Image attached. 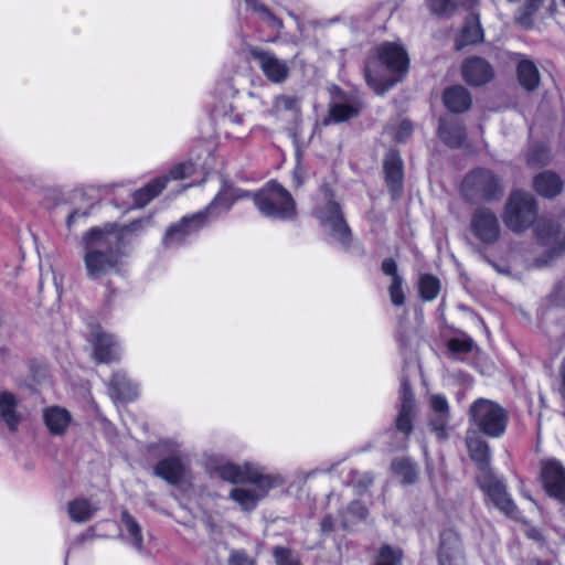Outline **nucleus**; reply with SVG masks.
I'll return each mask as SVG.
<instances>
[{
  "mask_svg": "<svg viewBox=\"0 0 565 565\" xmlns=\"http://www.w3.org/2000/svg\"><path fill=\"white\" fill-rule=\"evenodd\" d=\"M141 223L137 221L126 226L106 224L93 227L83 235V262L89 279L98 280L120 270L124 242L129 233L140 228Z\"/></svg>",
  "mask_w": 565,
  "mask_h": 565,
  "instance_id": "1",
  "label": "nucleus"
},
{
  "mask_svg": "<svg viewBox=\"0 0 565 565\" xmlns=\"http://www.w3.org/2000/svg\"><path fill=\"white\" fill-rule=\"evenodd\" d=\"M376 57L366 62L364 76L375 93L383 94L397 81L388 77L383 67L386 66L390 72L405 73L408 67V55L401 44L394 42L383 43L376 49Z\"/></svg>",
  "mask_w": 565,
  "mask_h": 565,
  "instance_id": "2",
  "label": "nucleus"
},
{
  "mask_svg": "<svg viewBox=\"0 0 565 565\" xmlns=\"http://www.w3.org/2000/svg\"><path fill=\"white\" fill-rule=\"evenodd\" d=\"M504 193L503 179L487 168H476L461 182V194L470 203L500 201Z\"/></svg>",
  "mask_w": 565,
  "mask_h": 565,
  "instance_id": "3",
  "label": "nucleus"
},
{
  "mask_svg": "<svg viewBox=\"0 0 565 565\" xmlns=\"http://www.w3.org/2000/svg\"><path fill=\"white\" fill-rule=\"evenodd\" d=\"M253 201L258 211L267 217L287 221L297 216V206L292 195L276 181L268 182L257 191Z\"/></svg>",
  "mask_w": 565,
  "mask_h": 565,
  "instance_id": "4",
  "label": "nucleus"
},
{
  "mask_svg": "<svg viewBox=\"0 0 565 565\" xmlns=\"http://www.w3.org/2000/svg\"><path fill=\"white\" fill-rule=\"evenodd\" d=\"M537 202L524 191H512L507 200L502 215L505 226L514 233H523L537 222Z\"/></svg>",
  "mask_w": 565,
  "mask_h": 565,
  "instance_id": "5",
  "label": "nucleus"
},
{
  "mask_svg": "<svg viewBox=\"0 0 565 565\" xmlns=\"http://www.w3.org/2000/svg\"><path fill=\"white\" fill-rule=\"evenodd\" d=\"M469 415L476 426L490 437L501 436L508 422V413L499 404L479 398L469 408Z\"/></svg>",
  "mask_w": 565,
  "mask_h": 565,
  "instance_id": "6",
  "label": "nucleus"
},
{
  "mask_svg": "<svg viewBox=\"0 0 565 565\" xmlns=\"http://www.w3.org/2000/svg\"><path fill=\"white\" fill-rule=\"evenodd\" d=\"M323 192L326 203L317 210V217L331 237L348 246L351 239V230L344 220L341 205L334 200L331 189L324 186Z\"/></svg>",
  "mask_w": 565,
  "mask_h": 565,
  "instance_id": "7",
  "label": "nucleus"
},
{
  "mask_svg": "<svg viewBox=\"0 0 565 565\" xmlns=\"http://www.w3.org/2000/svg\"><path fill=\"white\" fill-rule=\"evenodd\" d=\"M88 343L92 348V356L99 363H113L121 360L124 349L119 339L99 326L90 328Z\"/></svg>",
  "mask_w": 565,
  "mask_h": 565,
  "instance_id": "8",
  "label": "nucleus"
},
{
  "mask_svg": "<svg viewBox=\"0 0 565 565\" xmlns=\"http://www.w3.org/2000/svg\"><path fill=\"white\" fill-rule=\"evenodd\" d=\"M195 167L192 162H182L174 166L168 175L158 178L149 182L145 188L134 193L136 207L145 206L150 200L157 196L166 186L168 180H183L194 174Z\"/></svg>",
  "mask_w": 565,
  "mask_h": 565,
  "instance_id": "9",
  "label": "nucleus"
},
{
  "mask_svg": "<svg viewBox=\"0 0 565 565\" xmlns=\"http://www.w3.org/2000/svg\"><path fill=\"white\" fill-rule=\"evenodd\" d=\"M205 224V213L199 212L184 216L179 223L171 225L163 238L162 246L166 249H173L182 246L188 239L196 234Z\"/></svg>",
  "mask_w": 565,
  "mask_h": 565,
  "instance_id": "10",
  "label": "nucleus"
},
{
  "mask_svg": "<svg viewBox=\"0 0 565 565\" xmlns=\"http://www.w3.org/2000/svg\"><path fill=\"white\" fill-rule=\"evenodd\" d=\"M537 239L557 250L565 248V211L555 220L542 216L534 227Z\"/></svg>",
  "mask_w": 565,
  "mask_h": 565,
  "instance_id": "11",
  "label": "nucleus"
},
{
  "mask_svg": "<svg viewBox=\"0 0 565 565\" xmlns=\"http://www.w3.org/2000/svg\"><path fill=\"white\" fill-rule=\"evenodd\" d=\"M541 479L545 491L559 502H565V468L556 459L541 462Z\"/></svg>",
  "mask_w": 565,
  "mask_h": 565,
  "instance_id": "12",
  "label": "nucleus"
},
{
  "mask_svg": "<svg viewBox=\"0 0 565 565\" xmlns=\"http://www.w3.org/2000/svg\"><path fill=\"white\" fill-rule=\"evenodd\" d=\"M214 473L234 486L230 492L231 499L245 510L247 508L246 471L231 462H223L215 467Z\"/></svg>",
  "mask_w": 565,
  "mask_h": 565,
  "instance_id": "13",
  "label": "nucleus"
},
{
  "mask_svg": "<svg viewBox=\"0 0 565 565\" xmlns=\"http://www.w3.org/2000/svg\"><path fill=\"white\" fill-rule=\"evenodd\" d=\"M284 482L280 476L268 473L263 467L249 465V505L266 498L273 488L282 486Z\"/></svg>",
  "mask_w": 565,
  "mask_h": 565,
  "instance_id": "14",
  "label": "nucleus"
},
{
  "mask_svg": "<svg viewBox=\"0 0 565 565\" xmlns=\"http://www.w3.org/2000/svg\"><path fill=\"white\" fill-rule=\"evenodd\" d=\"M478 482L481 489L487 492L493 504L508 515H513L516 507L509 498L504 484L498 480L491 471L480 475Z\"/></svg>",
  "mask_w": 565,
  "mask_h": 565,
  "instance_id": "15",
  "label": "nucleus"
},
{
  "mask_svg": "<svg viewBox=\"0 0 565 565\" xmlns=\"http://www.w3.org/2000/svg\"><path fill=\"white\" fill-rule=\"evenodd\" d=\"M471 227L475 235L483 243L492 244L499 238V221L489 209L480 207L476 210L472 215Z\"/></svg>",
  "mask_w": 565,
  "mask_h": 565,
  "instance_id": "16",
  "label": "nucleus"
},
{
  "mask_svg": "<svg viewBox=\"0 0 565 565\" xmlns=\"http://www.w3.org/2000/svg\"><path fill=\"white\" fill-rule=\"evenodd\" d=\"M461 75L471 86H482L494 77L493 66L483 57L470 56L461 64Z\"/></svg>",
  "mask_w": 565,
  "mask_h": 565,
  "instance_id": "17",
  "label": "nucleus"
},
{
  "mask_svg": "<svg viewBox=\"0 0 565 565\" xmlns=\"http://www.w3.org/2000/svg\"><path fill=\"white\" fill-rule=\"evenodd\" d=\"M252 56L258 62L263 73L271 83H282L289 76V67L273 53L260 49L249 50Z\"/></svg>",
  "mask_w": 565,
  "mask_h": 565,
  "instance_id": "18",
  "label": "nucleus"
},
{
  "mask_svg": "<svg viewBox=\"0 0 565 565\" xmlns=\"http://www.w3.org/2000/svg\"><path fill=\"white\" fill-rule=\"evenodd\" d=\"M439 565H463L460 539L452 530L440 535Z\"/></svg>",
  "mask_w": 565,
  "mask_h": 565,
  "instance_id": "19",
  "label": "nucleus"
},
{
  "mask_svg": "<svg viewBox=\"0 0 565 565\" xmlns=\"http://www.w3.org/2000/svg\"><path fill=\"white\" fill-rule=\"evenodd\" d=\"M385 182L393 198H397L403 189V160L395 150H391L385 156L383 162Z\"/></svg>",
  "mask_w": 565,
  "mask_h": 565,
  "instance_id": "20",
  "label": "nucleus"
},
{
  "mask_svg": "<svg viewBox=\"0 0 565 565\" xmlns=\"http://www.w3.org/2000/svg\"><path fill=\"white\" fill-rule=\"evenodd\" d=\"M23 419L15 395L8 391L0 392V420L6 427L14 431Z\"/></svg>",
  "mask_w": 565,
  "mask_h": 565,
  "instance_id": "21",
  "label": "nucleus"
},
{
  "mask_svg": "<svg viewBox=\"0 0 565 565\" xmlns=\"http://www.w3.org/2000/svg\"><path fill=\"white\" fill-rule=\"evenodd\" d=\"M533 189L542 198L553 199L563 192L564 181L557 173L546 170L534 177Z\"/></svg>",
  "mask_w": 565,
  "mask_h": 565,
  "instance_id": "22",
  "label": "nucleus"
},
{
  "mask_svg": "<svg viewBox=\"0 0 565 565\" xmlns=\"http://www.w3.org/2000/svg\"><path fill=\"white\" fill-rule=\"evenodd\" d=\"M109 395L116 402L132 401L138 395V385L124 372H116L109 381Z\"/></svg>",
  "mask_w": 565,
  "mask_h": 565,
  "instance_id": "23",
  "label": "nucleus"
},
{
  "mask_svg": "<svg viewBox=\"0 0 565 565\" xmlns=\"http://www.w3.org/2000/svg\"><path fill=\"white\" fill-rule=\"evenodd\" d=\"M43 420L52 435H64L72 424L70 412L60 406L46 407L43 411Z\"/></svg>",
  "mask_w": 565,
  "mask_h": 565,
  "instance_id": "24",
  "label": "nucleus"
},
{
  "mask_svg": "<svg viewBox=\"0 0 565 565\" xmlns=\"http://www.w3.org/2000/svg\"><path fill=\"white\" fill-rule=\"evenodd\" d=\"M154 472L158 477L170 484H178L183 480L186 473V466L179 457H169L160 460Z\"/></svg>",
  "mask_w": 565,
  "mask_h": 565,
  "instance_id": "25",
  "label": "nucleus"
},
{
  "mask_svg": "<svg viewBox=\"0 0 565 565\" xmlns=\"http://www.w3.org/2000/svg\"><path fill=\"white\" fill-rule=\"evenodd\" d=\"M443 100L451 113L457 114L467 111L472 103L469 90L461 85L446 88L443 94Z\"/></svg>",
  "mask_w": 565,
  "mask_h": 565,
  "instance_id": "26",
  "label": "nucleus"
},
{
  "mask_svg": "<svg viewBox=\"0 0 565 565\" xmlns=\"http://www.w3.org/2000/svg\"><path fill=\"white\" fill-rule=\"evenodd\" d=\"M438 135L448 147L458 148L466 140V127L456 119H440Z\"/></svg>",
  "mask_w": 565,
  "mask_h": 565,
  "instance_id": "27",
  "label": "nucleus"
},
{
  "mask_svg": "<svg viewBox=\"0 0 565 565\" xmlns=\"http://www.w3.org/2000/svg\"><path fill=\"white\" fill-rule=\"evenodd\" d=\"M516 77L520 85L527 92L535 90L540 85V73L533 61L520 57L516 64Z\"/></svg>",
  "mask_w": 565,
  "mask_h": 565,
  "instance_id": "28",
  "label": "nucleus"
},
{
  "mask_svg": "<svg viewBox=\"0 0 565 565\" xmlns=\"http://www.w3.org/2000/svg\"><path fill=\"white\" fill-rule=\"evenodd\" d=\"M249 11H252L260 22H264L268 28L275 30V36L268 40V42L276 41L284 28L282 20L276 17L271 10L259 0H249Z\"/></svg>",
  "mask_w": 565,
  "mask_h": 565,
  "instance_id": "29",
  "label": "nucleus"
},
{
  "mask_svg": "<svg viewBox=\"0 0 565 565\" xmlns=\"http://www.w3.org/2000/svg\"><path fill=\"white\" fill-rule=\"evenodd\" d=\"M555 0H525L523 13L518 19L519 23L525 28L532 25V15L542 10L544 14L550 15L555 11Z\"/></svg>",
  "mask_w": 565,
  "mask_h": 565,
  "instance_id": "30",
  "label": "nucleus"
},
{
  "mask_svg": "<svg viewBox=\"0 0 565 565\" xmlns=\"http://www.w3.org/2000/svg\"><path fill=\"white\" fill-rule=\"evenodd\" d=\"M467 447L471 459L479 466L481 475L490 470V448L489 445L480 438H469Z\"/></svg>",
  "mask_w": 565,
  "mask_h": 565,
  "instance_id": "31",
  "label": "nucleus"
},
{
  "mask_svg": "<svg viewBox=\"0 0 565 565\" xmlns=\"http://www.w3.org/2000/svg\"><path fill=\"white\" fill-rule=\"evenodd\" d=\"M242 195L232 185L225 184L204 213L206 215L207 213L220 214L225 212Z\"/></svg>",
  "mask_w": 565,
  "mask_h": 565,
  "instance_id": "32",
  "label": "nucleus"
},
{
  "mask_svg": "<svg viewBox=\"0 0 565 565\" xmlns=\"http://www.w3.org/2000/svg\"><path fill=\"white\" fill-rule=\"evenodd\" d=\"M120 534L136 550H142L141 527L127 512L121 515Z\"/></svg>",
  "mask_w": 565,
  "mask_h": 565,
  "instance_id": "33",
  "label": "nucleus"
},
{
  "mask_svg": "<svg viewBox=\"0 0 565 565\" xmlns=\"http://www.w3.org/2000/svg\"><path fill=\"white\" fill-rule=\"evenodd\" d=\"M483 40V31L477 20H472L462 28L456 39V49L461 50L467 45L479 43Z\"/></svg>",
  "mask_w": 565,
  "mask_h": 565,
  "instance_id": "34",
  "label": "nucleus"
},
{
  "mask_svg": "<svg viewBox=\"0 0 565 565\" xmlns=\"http://www.w3.org/2000/svg\"><path fill=\"white\" fill-rule=\"evenodd\" d=\"M68 514L74 522H86L97 511V507L86 499H75L68 503Z\"/></svg>",
  "mask_w": 565,
  "mask_h": 565,
  "instance_id": "35",
  "label": "nucleus"
},
{
  "mask_svg": "<svg viewBox=\"0 0 565 565\" xmlns=\"http://www.w3.org/2000/svg\"><path fill=\"white\" fill-rule=\"evenodd\" d=\"M392 470L405 484H412L417 480L416 465L407 458H398L392 462Z\"/></svg>",
  "mask_w": 565,
  "mask_h": 565,
  "instance_id": "36",
  "label": "nucleus"
},
{
  "mask_svg": "<svg viewBox=\"0 0 565 565\" xmlns=\"http://www.w3.org/2000/svg\"><path fill=\"white\" fill-rule=\"evenodd\" d=\"M403 557L402 548L383 544L375 556L374 565H401Z\"/></svg>",
  "mask_w": 565,
  "mask_h": 565,
  "instance_id": "37",
  "label": "nucleus"
},
{
  "mask_svg": "<svg viewBox=\"0 0 565 565\" xmlns=\"http://www.w3.org/2000/svg\"><path fill=\"white\" fill-rule=\"evenodd\" d=\"M418 290L420 298L424 301L434 300L440 290V281L437 277L430 274H424L419 277Z\"/></svg>",
  "mask_w": 565,
  "mask_h": 565,
  "instance_id": "38",
  "label": "nucleus"
},
{
  "mask_svg": "<svg viewBox=\"0 0 565 565\" xmlns=\"http://www.w3.org/2000/svg\"><path fill=\"white\" fill-rule=\"evenodd\" d=\"M359 113L358 104L335 103L329 109V117L335 122H342L358 116Z\"/></svg>",
  "mask_w": 565,
  "mask_h": 565,
  "instance_id": "39",
  "label": "nucleus"
},
{
  "mask_svg": "<svg viewBox=\"0 0 565 565\" xmlns=\"http://www.w3.org/2000/svg\"><path fill=\"white\" fill-rule=\"evenodd\" d=\"M550 159V152L544 146H533L526 153V163L533 169L546 166Z\"/></svg>",
  "mask_w": 565,
  "mask_h": 565,
  "instance_id": "40",
  "label": "nucleus"
},
{
  "mask_svg": "<svg viewBox=\"0 0 565 565\" xmlns=\"http://www.w3.org/2000/svg\"><path fill=\"white\" fill-rule=\"evenodd\" d=\"M415 413V408L409 407V405H402L398 416L396 418V428L404 433L405 435H409L413 430V416Z\"/></svg>",
  "mask_w": 565,
  "mask_h": 565,
  "instance_id": "41",
  "label": "nucleus"
},
{
  "mask_svg": "<svg viewBox=\"0 0 565 565\" xmlns=\"http://www.w3.org/2000/svg\"><path fill=\"white\" fill-rule=\"evenodd\" d=\"M374 477L371 473H353L352 480L348 483V486L352 487L356 494L361 495L369 491L370 487L373 484Z\"/></svg>",
  "mask_w": 565,
  "mask_h": 565,
  "instance_id": "42",
  "label": "nucleus"
},
{
  "mask_svg": "<svg viewBox=\"0 0 565 565\" xmlns=\"http://www.w3.org/2000/svg\"><path fill=\"white\" fill-rule=\"evenodd\" d=\"M428 7L434 14L449 17L456 9L455 0H427Z\"/></svg>",
  "mask_w": 565,
  "mask_h": 565,
  "instance_id": "43",
  "label": "nucleus"
},
{
  "mask_svg": "<svg viewBox=\"0 0 565 565\" xmlns=\"http://www.w3.org/2000/svg\"><path fill=\"white\" fill-rule=\"evenodd\" d=\"M388 292L390 299L394 306L402 307L405 303L406 297L403 290L402 277H395V279L392 280L388 287Z\"/></svg>",
  "mask_w": 565,
  "mask_h": 565,
  "instance_id": "44",
  "label": "nucleus"
},
{
  "mask_svg": "<svg viewBox=\"0 0 565 565\" xmlns=\"http://www.w3.org/2000/svg\"><path fill=\"white\" fill-rule=\"evenodd\" d=\"M273 554L277 565H300L299 559L287 547L277 546Z\"/></svg>",
  "mask_w": 565,
  "mask_h": 565,
  "instance_id": "45",
  "label": "nucleus"
},
{
  "mask_svg": "<svg viewBox=\"0 0 565 565\" xmlns=\"http://www.w3.org/2000/svg\"><path fill=\"white\" fill-rule=\"evenodd\" d=\"M275 107L277 111L285 110L290 111L295 116L299 114L298 98L294 96L281 95L276 98Z\"/></svg>",
  "mask_w": 565,
  "mask_h": 565,
  "instance_id": "46",
  "label": "nucleus"
},
{
  "mask_svg": "<svg viewBox=\"0 0 565 565\" xmlns=\"http://www.w3.org/2000/svg\"><path fill=\"white\" fill-rule=\"evenodd\" d=\"M430 406L436 415L449 416L448 403L444 396L433 395L430 397Z\"/></svg>",
  "mask_w": 565,
  "mask_h": 565,
  "instance_id": "47",
  "label": "nucleus"
},
{
  "mask_svg": "<svg viewBox=\"0 0 565 565\" xmlns=\"http://www.w3.org/2000/svg\"><path fill=\"white\" fill-rule=\"evenodd\" d=\"M449 349L452 352H470L473 347V341L471 339L467 340H459V339H451L448 343Z\"/></svg>",
  "mask_w": 565,
  "mask_h": 565,
  "instance_id": "48",
  "label": "nucleus"
},
{
  "mask_svg": "<svg viewBox=\"0 0 565 565\" xmlns=\"http://www.w3.org/2000/svg\"><path fill=\"white\" fill-rule=\"evenodd\" d=\"M448 420V416L437 415L436 418L430 420V426L433 430L438 435L439 438L446 437V424Z\"/></svg>",
  "mask_w": 565,
  "mask_h": 565,
  "instance_id": "49",
  "label": "nucleus"
},
{
  "mask_svg": "<svg viewBox=\"0 0 565 565\" xmlns=\"http://www.w3.org/2000/svg\"><path fill=\"white\" fill-rule=\"evenodd\" d=\"M402 392H403L402 405L407 404V405H409V407L415 408V401H414L412 387L407 380H403Z\"/></svg>",
  "mask_w": 565,
  "mask_h": 565,
  "instance_id": "50",
  "label": "nucleus"
},
{
  "mask_svg": "<svg viewBox=\"0 0 565 565\" xmlns=\"http://www.w3.org/2000/svg\"><path fill=\"white\" fill-rule=\"evenodd\" d=\"M382 270L385 275L391 276L392 280L395 279V277H401L397 273V264L393 258H386L383 260Z\"/></svg>",
  "mask_w": 565,
  "mask_h": 565,
  "instance_id": "51",
  "label": "nucleus"
},
{
  "mask_svg": "<svg viewBox=\"0 0 565 565\" xmlns=\"http://www.w3.org/2000/svg\"><path fill=\"white\" fill-rule=\"evenodd\" d=\"M348 509L350 513L356 515L362 520L366 519V516L369 515L367 509L360 501H353Z\"/></svg>",
  "mask_w": 565,
  "mask_h": 565,
  "instance_id": "52",
  "label": "nucleus"
},
{
  "mask_svg": "<svg viewBox=\"0 0 565 565\" xmlns=\"http://www.w3.org/2000/svg\"><path fill=\"white\" fill-rule=\"evenodd\" d=\"M228 565H247V557L243 551H233L228 557Z\"/></svg>",
  "mask_w": 565,
  "mask_h": 565,
  "instance_id": "53",
  "label": "nucleus"
},
{
  "mask_svg": "<svg viewBox=\"0 0 565 565\" xmlns=\"http://www.w3.org/2000/svg\"><path fill=\"white\" fill-rule=\"evenodd\" d=\"M412 129H413L412 124L409 121H407V120H403L399 124L398 131H397V135H396V139L398 141L405 140L411 135Z\"/></svg>",
  "mask_w": 565,
  "mask_h": 565,
  "instance_id": "54",
  "label": "nucleus"
},
{
  "mask_svg": "<svg viewBox=\"0 0 565 565\" xmlns=\"http://www.w3.org/2000/svg\"><path fill=\"white\" fill-rule=\"evenodd\" d=\"M86 212L75 211L67 217V226L71 228L81 218L86 217Z\"/></svg>",
  "mask_w": 565,
  "mask_h": 565,
  "instance_id": "55",
  "label": "nucleus"
},
{
  "mask_svg": "<svg viewBox=\"0 0 565 565\" xmlns=\"http://www.w3.org/2000/svg\"><path fill=\"white\" fill-rule=\"evenodd\" d=\"M294 180H295L297 186H301L303 184L305 171L299 166H297L295 171H294Z\"/></svg>",
  "mask_w": 565,
  "mask_h": 565,
  "instance_id": "56",
  "label": "nucleus"
},
{
  "mask_svg": "<svg viewBox=\"0 0 565 565\" xmlns=\"http://www.w3.org/2000/svg\"><path fill=\"white\" fill-rule=\"evenodd\" d=\"M164 446L173 454L179 451L180 449V444L173 440L164 441Z\"/></svg>",
  "mask_w": 565,
  "mask_h": 565,
  "instance_id": "57",
  "label": "nucleus"
},
{
  "mask_svg": "<svg viewBox=\"0 0 565 565\" xmlns=\"http://www.w3.org/2000/svg\"><path fill=\"white\" fill-rule=\"evenodd\" d=\"M321 527L323 531H330L332 529V521L330 518H324L321 522Z\"/></svg>",
  "mask_w": 565,
  "mask_h": 565,
  "instance_id": "58",
  "label": "nucleus"
},
{
  "mask_svg": "<svg viewBox=\"0 0 565 565\" xmlns=\"http://www.w3.org/2000/svg\"><path fill=\"white\" fill-rule=\"evenodd\" d=\"M530 536L539 541L542 539V535L537 530H532L530 532Z\"/></svg>",
  "mask_w": 565,
  "mask_h": 565,
  "instance_id": "59",
  "label": "nucleus"
},
{
  "mask_svg": "<svg viewBox=\"0 0 565 565\" xmlns=\"http://www.w3.org/2000/svg\"><path fill=\"white\" fill-rule=\"evenodd\" d=\"M339 466H340V462L331 465V466L327 469V472H328V473H333V472H335V471H337V468H338Z\"/></svg>",
  "mask_w": 565,
  "mask_h": 565,
  "instance_id": "60",
  "label": "nucleus"
},
{
  "mask_svg": "<svg viewBox=\"0 0 565 565\" xmlns=\"http://www.w3.org/2000/svg\"><path fill=\"white\" fill-rule=\"evenodd\" d=\"M331 92H332L333 94H340V93H341L340 88H339V87H337V86H333V87H332V89H331Z\"/></svg>",
  "mask_w": 565,
  "mask_h": 565,
  "instance_id": "61",
  "label": "nucleus"
},
{
  "mask_svg": "<svg viewBox=\"0 0 565 565\" xmlns=\"http://www.w3.org/2000/svg\"><path fill=\"white\" fill-rule=\"evenodd\" d=\"M237 4L241 6L242 2H247V0H236Z\"/></svg>",
  "mask_w": 565,
  "mask_h": 565,
  "instance_id": "62",
  "label": "nucleus"
},
{
  "mask_svg": "<svg viewBox=\"0 0 565 565\" xmlns=\"http://www.w3.org/2000/svg\"><path fill=\"white\" fill-rule=\"evenodd\" d=\"M235 121H236L237 124H242V122H243V119H242V118H239V119H237V120H235Z\"/></svg>",
  "mask_w": 565,
  "mask_h": 565,
  "instance_id": "63",
  "label": "nucleus"
},
{
  "mask_svg": "<svg viewBox=\"0 0 565 565\" xmlns=\"http://www.w3.org/2000/svg\"><path fill=\"white\" fill-rule=\"evenodd\" d=\"M509 2H519L520 0H508Z\"/></svg>",
  "mask_w": 565,
  "mask_h": 565,
  "instance_id": "64",
  "label": "nucleus"
}]
</instances>
